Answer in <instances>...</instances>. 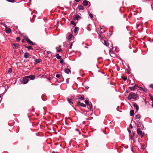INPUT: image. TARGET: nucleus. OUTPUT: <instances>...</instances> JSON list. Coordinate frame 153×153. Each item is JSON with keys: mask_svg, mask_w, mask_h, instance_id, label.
Listing matches in <instances>:
<instances>
[{"mask_svg": "<svg viewBox=\"0 0 153 153\" xmlns=\"http://www.w3.org/2000/svg\"><path fill=\"white\" fill-rule=\"evenodd\" d=\"M79 103H80V104H79L80 106H82L84 107H86V105L82 103H80V102H79Z\"/></svg>", "mask_w": 153, "mask_h": 153, "instance_id": "nucleus-20", "label": "nucleus"}, {"mask_svg": "<svg viewBox=\"0 0 153 153\" xmlns=\"http://www.w3.org/2000/svg\"><path fill=\"white\" fill-rule=\"evenodd\" d=\"M5 30L6 33H10L11 31V29L8 27L5 28Z\"/></svg>", "mask_w": 153, "mask_h": 153, "instance_id": "nucleus-16", "label": "nucleus"}, {"mask_svg": "<svg viewBox=\"0 0 153 153\" xmlns=\"http://www.w3.org/2000/svg\"><path fill=\"white\" fill-rule=\"evenodd\" d=\"M48 80H49V77H48Z\"/></svg>", "mask_w": 153, "mask_h": 153, "instance_id": "nucleus-57", "label": "nucleus"}, {"mask_svg": "<svg viewBox=\"0 0 153 153\" xmlns=\"http://www.w3.org/2000/svg\"><path fill=\"white\" fill-rule=\"evenodd\" d=\"M129 88L130 90L131 91H134V90L137 89V87L136 86V84L134 86L129 87Z\"/></svg>", "mask_w": 153, "mask_h": 153, "instance_id": "nucleus-9", "label": "nucleus"}, {"mask_svg": "<svg viewBox=\"0 0 153 153\" xmlns=\"http://www.w3.org/2000/svg\"><path fill=\"white\" fill-rule=\"evenodd\" d=\"M121 77L124 81H126L127 79V77H126L122 76Z\"/></svg>", "mask_w": 153, "mask_h": 153, "instance_id": "nucleus-29", "label": "nucleus"}, {"mask_svg": "<svg viewBox=\"0 0 153 153\" xmlns=\"http://www.w3.org/2000/svg\"><path fill=\"white\" fill-rule=\"evenodd\" d=\"M128 132H129V133H131V131H130V130H128Z\"/></svg>", "mask_w": 153, "mask_h": 153, "instance_id": "nucleus-50", "label": "nucleus"}, {"mask_svg": "<svg viewBox=\"0 0 153 153\" xmlns=\"http://www.w3.org/2000/svg\"><path fill=\"white\" fill-rule=\"evenodd\" d=\"M15 0H8V1L9 2H13Z\"/></svg>", "mask_w": 153, "mask_h": 153, "instance_id": "nucleus-39", "label": "nucleus"}, {"mask_svg": "<svg viewBox=\"0 0 153 153\" xmlns=\"http://www.w3.org/2000/svg\"><path fill=\"white\" fill-rule=\"evenodd\" d=\"M65 72L68 74H70L71 73V71L69 68H65Z\"/></svg>", "mask_w": 153, "mask_h": 153, "instance_id": "nucleus-10", "label": "nucleus"}, {"mask_svg": "<svg viewBox=\"0 0 153 153\" xmlns=\"http://www.w3.org/2000/svg\"><path fill=\"white\" fill-rule=\"evenodd\" d=\"M22 35L26 39V37H27L26 34L24 33H22Z\"/></svg>", "mask_w": 153, "mask_h": 153, "instance_id": "nucleus-31", "label": "nucleus"}, {"mask_svg": "<svg viewBox=\"0 0 153 153\" xmlns=\"http://www.w3.org/2000/svg\"><path fill=\"white\" fill-rule=\"evenodd\" d=\"M133 104L134 108H135L136 109V110L137 111L139 109L138 105L135 103H133Z\"/></svg>", "mask_w": 153, "mask_h": 153, "instance_id": "nucleus-11", "label": "nucleus"}, {"mask_svg": "<svg viewBox=\"0 0 153 153\" xmlns=\"http://www.w3.org/2000/svg\"><path fill=\"white\" fill-rule=\"evenodd\" d=\"M56 75V76L57 78H59L61 76V75L59 74H57L56 73H55L54 74V76Z\"/></svg>", "mask_w": 153, "mask_h": 153, "instance_id": "nucleus-19", "label": "nucleus"}, {"mask_svg": "<svg viewBox=\"0 0 153 153\" xmlns=\"http://www.w3.org/2000/svg\"><path fill=\"white\" fill-rule=\"evenodd\" d=\"M67 100H68V102L70 103V104L73 103L71 101V99H70L69 98H68V99H67Z\"/></svg>", "mask_w": 153, "mask_h": 153, "instance_id": "nucleus-32", "label": "nucleus"}, {"mask_svg": "<svg viewBox=\"0 0 153 153\" xmlns=\"http://www.w3.org/2000/svg\"><path fill=\"white\" fill-rule=\"evenodd\" d=\"M35 45L34 43H33V45Z\"/></svg>", "mask_w": 153, "mask_h": 153, "instance_id": "nucleus-51", "label": "nucleus"}, {"mask_svg": "<svg viewBox=\"0 0 153 153\" xmlns=\"http://www.w3.org/2000/svg\"><path fill=\"white\" fill-rule=\"evenodd\" d=\"M85 103L87 105H89V103L88 101L87 100H86L85 101Z\"/></svg>", "mask_w": 153, "mask_h": 153, "instance_id": "nucleus-27", "label": "nucleus"}, {"mask_svg": "<svg viewBox=\"0 0 153 153\" xmlns=\"http://www.w3.org/2000/svg\"><path fill=\"white\" fill-rule=\"evenodd\" d=\"M44 76V75H42L41 74L39 76V77L41 78V77H42V76Z\"/></svg>", "mask_w": 153, "mask_h": 153, "instance_id": "nucleus-43", "label": "nucleus"}, {"mask_svg": "<svg viewBox=\"0 0 153 153\" xmlns=\"http://www.w3.org/2000/svg\"><path fill=\"white\" fill-rule=\"evenodd\" d=\"M126 71L128 74H130L131 73V70L130 68H128L125 69Z\"/></svg>", "mask_w": 153, "mask_h": 153, "instance_id": "nucleus-18", "label": "nucleus"}, {"mask_svg": "<svg viewBox=\"0 0 153 153\" xmlns=\"http://www.w3.org/2000/svg\"><path fill=\"white\" fill-rule=\"evenodd\" d=\"M72 37V34H70L69 36L68 37V40L69 41H71V38Z\"/></svg>", "mask_w": 153, "mask_h": 153, "instance_id": "nucleus-28", "label": "nucleus"}, {"mask_svg": "<svg viewBox=\"0 0 153 153\" xmlns=\"http://www.w3.org/2000/svg\"><path fill=\"white\" fill-rule=\"evenodd\" d=\"M56 56L58 59H61V56H59V54H56Z\"/></svg>", "mask_w": 153, "mask_h": 153, "instance_id": "nucleus-24", "label": "nucleus"}, {"mask_svg": "<svg viewBox=\"0 0 153 153\" xmlns=\"http://www.w3.org/2000/svg\"><path fill=\"white\" fill-rule=\"evenodd\" d=\"M137 131L138 134L139 135H140L141 137H143L144 133H142V131L140 130V129L139 128H138L137 129Z\"/></svg>", "mask_w": 153, "mask_h": 153, "instance_id": "nucleus-5", "label": "nucleus"}, {"mask_svg": "<svg viewBox=\"0 0 153 153\" xmlns=\"http://www.w3.org/2000/svg\"><path fill=\"white\" fill-rule=\"evenodd\" d=\"M36 69L37 70H39V68H36Z\"/></svg>", "mask_w": 153, "mask_h": 153, "instance_id": "nucleus-47", "label": "nucleus"}, {"mask_svg": "<svg viewBox=\"0 0 153 153\" xmlns=\"http://www.w3.org/2000/svg\"><path fill=\"white\" fill-rule=\"evenodd\" d=\"M25 47L27 48L28 50H32L33 49L32 47L30 46H25Z\"/></svg>", "mask_w": 153, "mask_h": 153, "instance_id": "nucleus-23", "label": "nucleus"}, {"mask_svg": "<svg viewBox=\"0 0 153 153\" xmlns=\"http://www.w3.org/2000/svg\"><path fill=\"white\" fill-rule=\"evenodd\" d=\"M75 99L76 100H85L84 96L83 95H79V96H77V97Z\"/></svg>", "mask_w": 153, "mask_h": 153, "instance_id": "nucleus-4", "label": "nucleus"}, {"mask_svg": "<svg viewBox=\"0 0 153 153\" xmlns=\"http://www.w3.org/2000/svg\"><path fill=\"white\" fill-rule=\"evenodd\" d=\"M88 1L85 0L83 1V4L84 6H86L88 4Z\"/></svg>", "mask_w": 153, "mask_h": 153, "instance_id": "nucleus-15", "label": "nucleus"}, {"mask_svg": "<svg viewBox=\"0 0 153 153\" xmlns=\"http://www.w3.org/2000/svg\"><path fill=\"white\" fill-rule=\"evenodd\" d=\"M89 109H91V106H90Z\"/></svg>", "mask_w": 153, "mask_h": 153, "instance_id": "nucleus-48", "label": "nucleus"}, {"mask_svg": "<svg viewBox=\"0 0 153 153\" xmlns=\"http://www.w3.org/2000/svg\"><path fill=\"white\" fill-rule=\"evenodd\" d=\"M61 51H62V49H60L58 50V52H59Z\"/></svg>", "mask_w": 153, "mask_h": 153, "instance_id": "nucleus-46", "label": "nucleus"}, {"mask_svg": "<svg viewBox=\"0 0 153 153\" xmlns=\"http://www.w3.org/2000/svg\"><path fill=\"white\" fill-rule=\"evenodd\" d=\"M46 52H47V53H48V51H47Z\"/></svg>", "mask_w": 153, "mask_h": 153, "instance_id": "nucleus-54", "label": "nucleus"}, {"mask_svg": "<svg viewBox=\"0 0 153 153\" xmlns=\"http://www.w3.org/2000/svg\"><path fill=\"white\" fill-rule=\"evenodd\" d=\"M109 54L111 56L113 57H114L116 56L115 54L112 51H110Z\"/></svg>", "mask_w": 153, "mask_h": 153, "instance_id": "nucleus-12", "label": "nucleus"}, {"mask_svg": "<svg viewBox=\"0 0 153 153\" xmlns=\"http://www.w3.org/2000/svg\"><path fill=\"white\" fill-rule=\"evenodd\" d=\"M134 114V110H131L130 111V116H132Z\"/></svg>", "mask_w": 153, "mask_h": 153, "instance_id": "nucleus-22", "label": "nucleus"}, {"mask_svg": "<svg viewBox=\"0 0 153 153\" xmlns=\"http://www.w3.org/2000/svg\"><path fill=\"white\" fill-rule=\"evenodd\" d=\"M89 16L91 18H92L93 17V15L91 13H89Z\"/></svg>", "mask_w": 153, "mask_h": 153, "instance_id": "nucleus-34", "label": "nucleus"}, {"mask_svg": "<svg viewBox=\"0 0 153 153\" xmlns=\"http://www.w3.org/2000/svg\"><path fill=\"white\" fill-rule=\"evenodd\" d=\"M89 88V87H86L87 88Z\"/></svg>", "mask_w": 153, "mask_h": 153, "instance_id": "nucleus-52", "label": "nucleus"}, {"mask_svg": "<svg viewBox=\"0 0 153 153\" xmlns=\"http://www.w3.org/2000/svg\"><path fill=\"white\" fill-rule=\"evenodd\" d=\"M72 44H71V45L70 46V47H69V48L70 49H71V48H72Z\"/></svg>", "mask_w": 153, "mask_h": 153, "instance_id": "nucleus-44", "label": "nucleus"}, {"mask_svg": "<svg viewBox=\"0 0 153 153\" xmlns=\"http://www.w3.org/2000/svg\"><path fill=\"white\" fill-rule=\"evenodd\" d=\"M1 97V96H0V98Z\"/></svg>", "mask_w": 153, "mask_h": 153, "instance_id": "nucleus-58", "label": "nucleus"}, {"mask_svg": "<svg viewBox=\"0 0 153 153\" xmlns=\"http://www.w3.org/2000/svg\"><path fill=\"white\" fill-rule=\"evenodd\" d=\"M102 42L103 44H104V45H106L107 46H108L106 41H105V40H103V42Z\"/></svg>", "mask_w": 153, "mask_h": 153, "instance_id": "nucleus-26", "label": "nucleus"}, {"mask_svg": "<svg viewBox=\"0 0 153 153\" xmlns=\"http://www.w3.org/2000/svg\"><path fill=\"white\" fill-rule=\"evenodd\" d=\"M60 62L61 63H62L63 62V60L62 59H61L60 60Z\"/></svg>", "mask_w": 153, "mask_h": 153, "instance_id": "nucleus-40", "label": "nucleus"}, {"mask_svg": "<svg viewBox=\"0 0 153 153\" xmlns=\"http://www.w3.org/2000/svg\"><path fill=\"white\" fill-rule=\"evenodd\" d=\"M136 87L137 88H140H140H141V87L138 86L137 85V84H136Z\"/></svg>", "mask_w": 153, "mask_h": 153, "instance_id": "nucleus-38", "label": "nucleus"}, {"mask_svg": "<svg viewBox=\"0 0 153 153\" xmlns=\"http://www.w3.org/2000/svg\"><path fill=\"white\" fill-rule=\"evenodd\" d=\"M150 98L151 99V100L153 102V97L152 96H150Z\"/></svg>", "mask_w": 153, "mask_h": 153, "instance_id": "nucleus-36", "label": "nucleus"}, {"mask_svg": "<svg viewBox=\"0 0 153 153\" xmlns=\"http://www.w3.org/2000/svg\"><path fill=\"white\" fill-rule=\"evenodd\" d=\"M42 60L41 59H34V64H37L41 61Z\"/></svg>", "mask_w": 153, "mask_h": 153, "instance_id": "nucleus-8", "label": "nucleus"}, {"mask_svg": "<svg viewBox=\"0 0 153 153\" xmlns=\"http://www.w3.org/2000/svg\"><path fill=\"white\" fill-rule=\"evenodd\" d=\"M141 117V116L140 114H138L136 115L134 119L136 122H138V121H139Z\"/></svg>", "mask_w": 153, "mask_h": 153, "instance_id": "nucleus-7", "label": "nucleus"}, {"mask_svg": "<svg viewBox=\"0 0 153 153\" xmlns=\"http://www.w3.org/2000/svg\"><path fill=\"white\" fill-rule=\"evenodd\" d=\"M152 10H153V6L152 7Z\"/></svg>", "mask_w": 153, "mask_h": 153, "instance_id": "nucleus-53", "label": "nucleus"}, {"mask_svg": "<svg viewBox=\"0 0 153 153\" xmlns=\"http://www.w3.org/2000/svg\"><path fill=\"white\" fill-rule=\"evenodd\" d=\"M76 131H77V129H76Z\"/></svg>", "mask_w": 153, "mask_h": 153, "instance_id": "nucleus-56", "label": "nucleus"}, {"mask_svg": "<svg viewBox=\"0 0 153 153\" xmlns=\"http://www.w3.org/2000/svg\"><path fill=\"white\" fill-rule=\"evenodd\" d=\"M129 127H130V128H131V129H132V128H133V126H132V125H131V124H130L129 125Z\"/></svg>", "mask_w": 153, "mask_h": 153, "instance_id": "nucleus-42", "label": "nucleus"}, {"mask_svg": "<svg viewBox=\"0 0 153 153\" xmlns=\"http://www.w3.org/2000/svg\"><path fill=\"white\" fill-rule=\"evenodd\" d=\"M71 23L75 26L76 25V24L75 23V22L73 21H71Z\"/></svg>", "mask_w": 153, "mask_h": 153, "instance_id": "nucleus-30", "label": "nucleus"}, {"mask_svg": "<svg viewBox=\"0 0 153 153\" xmlns=\"http://www.w3.org/2000/svg\"><path fill=\"white\" fill-rule=\"evenodd\" d=\"M73 20H79L81 18V17L79 16L78 15H74L73 17Z\"/></svg>", "mask_w": 153, "mask_h": 153, "instance_id": "nucleus-6", "label": "nucleus"}, {"mask_svg": "<svg viewBox=\"0 0 153 153\" xmlns=\"http://www.w3.org/2000/svg\"><path fill=\"white\" fill-rule=\"evenodd\" d=\"M74 0L76 2H79V1H80V0Z\"/></svg>", "mask_w": 153, "mask_h": 153, "instance_id": "nucleus-45", "label": "nucleus"}, {"mask_svg": "<svg viewBox=\"0 0 153 153\" xmlns=\"http://www.w3.org/2000/svg\"><path fill=\"white\" fill-rule=\"evenodd\" d=\"M12 69L11 68H9L8 71L7 72V74H9L11 72H12Z\"/></svg>", "mask_w": 153, "mask_h": 153, "instance_id": "nucleus-25", "label": "nucleus"}, {"mask_svg": "<svg viewBox=\"0 0 153 153\" xmlns=\"http://www.w3.org/2000/svg\"><path fill=\"white\" fill-rule=\"evenodd\" d=\"M35 76H25L23 79V82L24 84H26L28 81V78H30V80H33L35 79Z\"/></svg>", "mask_w": 153, "mask_h": 153, "instance_id": "nucleus-2", "label": "nucleus"}, {"mask_svg": "<svg viewBox=\"0 0 153 153\" xmlns=\"http://www.w3.org/2000/svg\"><path fill=\"white\" fill-rule=\"evenodd\" d=\"M29 54L28 53L26 52L25 53L24 57L25 58H27L29 56Z\"/></svg>", "mask_w": 153, "mask_h": 153, "instance_id": "nucleus-17", "label": "nucleus"}, {"mask_svg": "<svg viewBox=\"0 0 153 153\" xmlns=\"http://www.w3.org/2000/svg\"><path fill=\"white\" fill-rule=\"evenodd\" d=\"M78 27H75V29L74 30V32L75 33H76L77 32V30H78Z\"/></svg>", "mask_w": 153, "mask_h": 153, "instance_id": "nucleus-33", "label": "nucleus"}, {"mask_svg": "<svg viewBox=\"0 0 153 153\" xmlns=\"http://www.w3.org/2000/svg\"><path fill=\"white\" fill-rule=\"evenodd\" d=\"M128 98L129 99H132L133 100L135 101L138 99V96L137 94L132 93L129 94Z\"/></svg>", "mask_w": 153, "mask_h": 153, "instance_id": "nucleus-1", "label": "nucleus"}, {"mask_svg": "<svg viewBox=\"0 0 153 153\" xmlns=\"http://www.w3.org/2000/svg\"><path fill=\"white\" fill-rule=\"evenodd\" d=\"M13 45L14 46L13 47V48L14 49L19 48H20V46L19 45H18L17 43L13 44Z\"/></svg>", "mask_w": 153, "mask_h": 153, "instance_id": "nucleus-14", "label": "nucleus"}, {"mask_svg": "<svg viewBox=\"0 0 153 153\" xmlns=\"http://www.w3.org/2000/svg\"><path fill=\"white\" fill-rule=\"evenodd\" d=\"M152 107H153V102H152Z\"/></svg>", "mask_w": 153, "mask_h": 153, "instance_id": "nucleus-49", "label": "nucleus"}, {"mask_svg": "<svg viewBox=\"0 0 153 153\" xmlns=\"http://www.w3.org/2000/svg\"><path fill=\"white\" fill-rule=\"evenodd\" d=\"M137 127L140 128L142 129H144L143 125L141 122L139 121L138 122H137Z\"/></svg>", "mask_w": 153, "mask_h": 153, "instance_id": "nucleus-3", "label": "nucleus"}, {"mask_svg": "<svg viewBox=\"0 0 153 153\" xmlns=\"http://www.w3.org/2000/svg\"><path fill=\"white\" fill-rule=\"evenodd\" d=\"M16 39L17 40H18V41H20V39L19 37H17L16 38Z\"/></svg>", "mask_w": 153, "mask_h": 153, "instance_id": "nucleus-37", "label": "nucleus"}, {"mask_svg": "<svg viewBox=\"0 0 153 153\" xmlns=\"http://www.w3.org/2000/svg\"><path fill=\"white\" fill-rule=\"evenodd\" d=\"M84 8V7L82 5H81L79 7V10H83Z\"/></svg>", "mask_w": 153, "mask_h": 153, "instance_id": "nucleus-21", "label": "nucleus"}, {"mask_svg": "<svg viewBox=\"0 0 153 153\" xmlns=\"http://www.w3.org/2000/svg\"><path fill=\"white\" fill-rule=\"evenodd\" d=\"M142 91H145V89L141 87V88H140Z\"/></svg>", "mask_w": 153, "mask_h": 153, "instance_id": "nucleus-41", "label": "nucleus"}, {"mask_svg": "<svg viewBox=\"0 0 153 153\" xmlns=\"http://www.w3.org/2000/svg\"><path fill=\"white\" fill-rule=\"evenodd\" d=\"M149 87L153 89V84H151L149 85Z\"/></svg>", "mask_w": 153, "mask_h": 153, "instance_id": "nucleus-35", "label": "nucleus"}, {"mask_svg": "<svg viewBox=\"0 0 153 153\" xmlns=\"http://www.w3.org/2000/svg\"><path fill=\"white\" fill-rule=\"evenodd\" d=\"M26 40L29 45H33V42L27 37H26Z\"/></svg>", "mask_w": 153, "mask_h": 153, "instance_id": "nucleus-13", "label": "nucleus"}, {"mask_svg": "<svg viewBox=\"0 0 153 153\" xmlns=\"http://www.w3.org/2000/svg\"><path fill=\"white\" fill-rule=\"evenodd\" d=\"M48 144H50V143L48 142Z\"/></svg>", "mask_w": 153, "mask_h": 153, "instance_id": "nucleus-55", "label": "nucleus"}]
</instances>
